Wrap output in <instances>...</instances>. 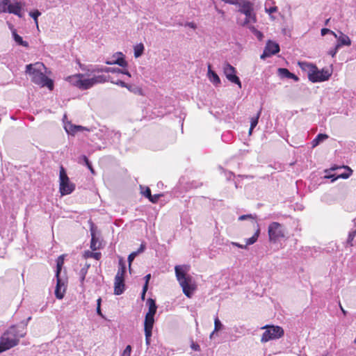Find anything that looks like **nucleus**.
Here are the masks:
<instances>
[{
	"instance_id": "1",
	"label": "nucleus",
	"mask_w": 356,
	"mask_h": 356,
	"mask_svg": "<svg viewBox=\"0 0 356 356\" xmlns=\"http://www.w3.org/2000/svg\"><path fill=\"white\" fill-rule=\"evenodd\" d=\"M44 68L45 67L42 63L29 64L26 65V73L31 76L32 82L41 87L46 86L51 90L54 88V82L44 74Z\"/></svg>"
},
{
	"instance_id": "2",
	"label": "nucleus",
	"mask_w": 356,
	"mask_h": 356,
	"mask_svg": "<svg viewBox=\"0 0 356 356\" xmlns=\"http://www.w3.org/2000/svg\"><path fill=\"white\" fill-rule=\"evenodd\" d=\"M175 271L177 280L182 288L183 293L186 297L191 298L197 286L192 276L187 274V266H176L175 267Z\"/></svg>"
},
{
	"instance_id": "3",
	"label": "nucleus",
	"mask_w": 356,
	"mask_h": 356,
	"mask_svg": "<svg viewBox=\"0 0 356 356\" xmlns=\"http://www.w3.org/2000/svg\"><path fill=\"white\" fill-rule=\"evenodd\" d=\"M26 334L25 325H12L1 336L0 343L6 350L15 347Z\"/></svg>"
},
{
	"instance_id": "4",
	"label": "nucleus",
	"mask_w": 356,
	"mask_h": 356,
	"mask_svg": "<svg viewBox=\"0 0 356 356\" xmlns=\"http://www.w3.org/2000/svg\"><path fill=\"white\" fill-rule=\"evenodd\" d=\"M299 65L304 70H307L309 80L313 83L322 82L328 80L331 76V73L328 70H318L317 67L313 64L302 62L299 63Z\"/></svg>"
},
{
	"instance_id": "5",
	"label": "nucleus",
	"mask_w": 356,
	"mask_h": 356,
	"mask_svg": "<svg viewBox=\"0 0 356 356\" xmlns=\"http://www.w3.org/2000/svg\"><path fill=\"white\" fill-rule=\"evenodd\" d=\"M262 329H266L263 333L261 341L262 343L268 342L270 340H274L281 338L284 335V330L282 327L277 325H265Z\"/></svg>"
},
{
	"instance_id": "6",
	"label": "nucleus",
	"mask_w": 356,
	"mask_h": 356,
	"mask_svg": "<svg viewBox=\"0 0 356 356\" xmlns=\"http://www.w3.org/2000/svg\"><path fill=\"white\" fill-rule=\"evenodd\" d=\"M60 193L62 195H66L72 193L75 189V185L70 182L65 168L63 166L60 168L59 172Z\"/></svg>"
},
{
	"instance_id": "7",
	"label": "nucleus",
	"mask_w": 356,
	"mask_h": 356,
	"mask_svg": "<svg viewBox=\"0 0 356 356\" xmlns=\"http://www.w3.org/2000/svg\"><path fill=\"white\" fill-rule=\"evenodd\" d=\"M238 12L245 15V21L243 25L255 23L257 21L256 15L254 13L253 3L250 1H244L239 3Z\"/></svg>"
},
{
	"instance_id": "8",
	"label": "nucleus",
	"mask_w": 356,
	"mask_h": 356,
	"mask_svg": "<svg viewBox=\"0 0 356 356\" xmlns=\"http://www.w3.org/2000/svg\"><path fill=\"white\" fill-rule=\"evenodd\" d=\"M269 240L270 242L276 243L285 236V229L283 225L273 222L268 229Z\"/></svg>"
},
{
	"instance_id": "9",
	"label": "nucleus",
	"mask_w": 356,
	"mask_h": 356,
	"mask_svg": "<svg viewBox=\"0 0 356 356\" xmlns=\"http://www.w3.org/2000/svg\"><path fill=\"white\" fill-rule=\"evenodd\" d=\"M223 73L226 78L232 83L238 86L241 88V82L240 79L236 75V70L234 67L231 65L229 63H225L222 67Z\"/></svg>"
},
{
	"instance_id": "10",
	"label": "nucleus",
	"mask_w": 356,
	"mask_h": 356,
	"mask_svg": "<svg viewBox=\"0 0 356 356\" xmlns=\"http://www.w3.org/2000/svg\"><path fill=\"white\" fill-rule=\"evenodd\" d=\"M280 50V45L278 43L268 40L266 42L265 48L264 49L263 54L261 55V59H266V58H269L273 55L277 54Z\"/></svg>"
},
{
	"instance_id": "11",
	"label": "nucleus",
	"mask_w": 356,
	"mask_h": 356,
	"mask_svg": "<svg viewBox=\"0 0 356 356\" xmlns=\"http://www.w3.org/2000/svg\"><path fill=\"white\" fill-rule=\"evenodd\" d=\"M64 122V129L65 131L69 135L74 136L76 133L79 131H93V129H90L86 127H83L81 125L73 124L71 122Z\"/></svg>"
},
{
	"instance_id": "12",
	"label": "nucleus",
	"mask_w": 356,
	"mask_h": 356,
	"mask_svg": "<svg viewBox=\"0 0 356 356\" xmlns=\"http://www.w3.org/2000/svg\"><path fill=\"white\" fill-rule=\"evenodd\" d=\"M342 168H344L346 170L344 172L339 173L337 175V176H335L334 175H332L325 176V177L327 178V179H332V181H331L332 182L334 181L335 180H337L339 178L348 179V177H350V175L353 173V170L350 167H348L347 165H343L342 167H333L331 169L334 170L336 169H341Z\"/></svg>"
},
{
	"instance_id": "13",
	"label": "nucleus",
	"mask_w": 356,
	"mask_h": 356,
	"mask_svg": "<svg viewBox=\"0 0 356 356\" xmlns=\"http://www.w3.org/2000/svg\"><path fill=\"white\" fill-rule=\"evenodd\" d=\"M88 76H90L95 73L99 72H111V73H117V72H121V69L116 67H99L98 65L92 67L90 69H88Z\"/></svg>"
},
{
	"instance_id": "14",
	"label": "nucleus",
	"mask_w": 356,
	"mask_h": 356,
	"mask_svg": "<svg viewBox=\"0 0 356 356\" xmlns=\"http://www.w3.org/2000/svg\"><path fill=\"white\" fill-rule=\"evenodd\" d=\"M4 13H12L19 17H22L23 15L22 3L19 1L10 3L8 7L6 8V11Z\"/></svg>"
},
{
	"instance_id": "15",
	"label": "nucleus",
	"mask_w": 356,
	"mask_h": 356,
	"mask_svg": "<svg viewBox=\"0 0 356 356\" xmlns=\"http://www.w3.org/2000/svg\"><path fill=\"white\" fill-rule=\"evenodd\" d=\"M107 129L106 127L96 129L95 128H92L93 129L92 132H95L93 134V138H92V141H95L96 139H98L101 141H102V143L106 145V139H107Z\"/></svg>"
},
{
	"instance_id": "16",
	"label": "nucleus",
	"mask_w": 356,
	"mask_h": 356,
	"mask_svg": "<svg viewBox=\"0 0 356 356\" xmlns=\"http://www.w3.org/2000/svg\"><path fill=\"white\" fill-rule=\"evenodd\" d=\"M124 277L115 276L114 281V294L117 296L121 295L124 293Z\"/></svg>"
},
{
	"instance_id": "17",
	"label": "nucleus",
	"mask_w": 356,
	"mask_h": 356,
	"mask_svg": "<svg viewBox=\"0 0 356 356\" xmlns=\"http://www.w3.org/2000/svg\"><path fill=\"white\" fill-rule=\"evenodd\" d=\"M56 277V286L55 289V296L56 297L61 300L64 297V293L65 292V282L60 277L59 275Z\"/></svg>"
},
{
	"instance_id": "18",
	"label": "nucleus",
	"mask_w": 356,
	"mask_h": 356,
	"mask_svg": "<svg viewBox=\"0 0 356 356\" xmlns=\"http://www.w3.org/2000/svg\"><path fill=\"white\" fill-rule=\"evenodd\" d=\"M120 138L121 134L119 131L107 129L106 144H118L120 141Z\"/></svg>"
},
{
	"instance_id": "19",
	"label": "nucleus",
	"mask_w": 356,
	"mask_h": 356,
	"mask_svg": "<svg viewBox=\"0 0 356 356\" xmlns=\"http://www.w3.org/2000/svg\"><path fill=\"white\" fill-rule=\"evenodd\" d=\"M88 74H76L72 76H69L66 78V81H68L71 85L77 87L80 89V83L81 81V76H88Z\"/></svg>"
},
{
	"instance_id": "20",
	"label": "nucleus",
	"mask_w": 356,
	"mask_h": 356,
	"mask_svg": "<svg viewBox=\"0 0 356 356\" xmlns=\"http://www.w3.org/2000/svg\"><path fill=\"white\" fill-rule=\"evenodd\" d=\"M147 304L149 306V310L148 312L146 314L145 316L154 318V315L157 309V306L156 305L155 300L152 298H149L147 299Z\"/></svg>"
},
{
	"instance_id": "21",
	"label": "nucleus",
	"mask_w": 356,
	"mask_h": 356,
	"mask_svg": "<svg viewBox=\"0 0 356 356\" xmlns=\"http://www.w3.org/2000/svg\"><path fill=\"white\" fill-rule=\"evenodd\" d=\"M154 323V318L145 316L144 322L145 334L149 335V332L152 333V328Z\"/></svg>"
},
{
	"instance_id": "22",
	"label": "nucleus",
	"mask_w": 356,
	"mask_h": 356,
	"mask_svg": "<svg viewBox=\"0 0 356 356\" xmlns=\"http://www.w3.org/2000/svg\"><path fill=\"white\" fill-rule=\"evenodd\" d=\"M340 33L341 35L337 38V43L336 44L340 48L342 46H350L351 44V40L350 38L341 32Z\"/></svg>"
},
{
	"instance_id": "23",
	"label": "nucleus",
	"mask_w": 356,
	"mask_h": 356,
	"mask_svg": "<svg viewBox=\"0 0 356 356\" xmlns=\"http://www.w3.org/2000/svg\"><path fill=\"white\" fill-rule=\"evenodd\" d=\"M208 77L211 82H212L214 85H218L220 83V79L218 75L211 70V66L210 64L208 65Z\"/></svg>"
},
{
	"instance_id": "24",
	"label": "nucleus",
	"mask_w": 356,
	"mask_h": 356,
	"mask_svg": "<svg viewBox=\"0 0 356 356\" xmlns=\"http://www.w3.org/2000/svg\"><path fill=\"white\" fill-rule=\"evenodd\" d=\"M91 232V241H90V248L92 250H97L99 248L100 243L99 242L98 238L96 237L95 231L92 227L90 229Z\"/></svg>"
},
{
	"instance_id": "25",
	"label": "nucleus",
	"mask_w": 356,
	"mask_h": 356,
	"mask_svg": "<svg viewBox=\"0 0 356 356\" xmlns=\"http://www.w3.org/2000/svg\"><path fill=\"white\" fill-rule=\"evenodd\" d=\"M92 83L93 84V86L98 83H103L107 81H110V76H105V75H94L92 78Z\"/></svg>"
},
{
	"instance_id": "26",
	"label": "nucleus",
	"mask_w": 356,
	"mask_h": 356,
	"mask_svg": "<svg viewBox=\"0 0 356 356\" xmlns=\"http://www.w3.org/2000/svg\"><path fill=\"white\" fill-rule=\"evenodd\" d=\"M113 57H117L113 60L114 65L116 64L122 67L127 65V62L124 60L122 53L118 52L113 56Z\"/></svg>"
},
{
	"instance_id": "27",
	"label": "nucleus",
	"mask_w": 356,
	"mask_h": 356,
	"mask_svg": "<svg viewBox=\"0 0 356 356\" xmlns=\"http://www.w3.org/2000/svg\"><path fill=\"white\" fill-rule=\"evenodd\" d=\"M12 35H13V40H15V42L17 43V45L24 47H29V42L23 40L22 38L17 34L16 30L13 31Z\"/></svg>"
},
{
	"instance_id": "28",
	"label": "nucleus",
	"mask_w": 356,
	"mask_h": 356,
	"mask_svg": "<svg viewBox=\"0 0 356 356\" xmlns=\"http://www.w3.org/2000/svg\"><path fill=\"white\" fill-rule=\"evenodd\" d=\"M80 83V90H85L93 87L91 78L86 79L85 76H81V81Z\"/></svg>"
},
{
	"instance_id": "29",
	"label": "nucleus",
	"mask_w": 356,
	"mask_h": 356,
	"mask_svg": "<svg viewBox=\"0 0 356 356\" xmlns=\"http://www.w3.org/2000/svg\"><path fill=\"white\" fill-rule=\"evenodd\" d=\"M328 138V136L325 134H318L312 140V145L313 147L318 146L320 143Z\"/></svg>"
},
{
	"instance_id": "30",
	"label": "nucleus",
	"mask_w": 356,
	"mask_h": 356,
	"mask_svg": "<svg viewBox=\"0 0 356 356\" xmlns=\"http://www.w3.org/2000/svg\"><path fill=\"white\" fill-rule=\"evenodd\" d=\"M223 327V325L222 324L221 321L219 320L218 316H216L214 318V330L211 333L209 338L212 339L215 334L216 332L220 331Z\"/></svg>"
},
{
	"instance_id": "31",
	"label": "nucleus",
	"mask_w": 356,
	"mask_h": 356,
	"mask_svg": "<svg viewBox=\"0 0 356 356\" xmlns=\"http://www.w3.org/2000/svg\"><path fill=\"white\" fill-rule=\"evenodd\" d=\"M259 234H260L259 225V224H257L256 232L252 237H250L246 240V243H245L246 245L248 246V245L254 244L257 241Z\"/></svg>"
},
{
	"instance_id": "32",
	"label": "nucleus",
	"mask_w": 356,
	"mask_h": 356,
	"mask_svg": "<svg viewBox=\"0 0 356 356\" xmlns=\"http://www.w3.org/2000/svg\"><path fill=\"white\" fill-rule=\"evenodd\" d=\"M268 1H271L272 3H275L274 1H273V0H268L266 2V3H265V12L267 13L270 15V19L274 20L275 19V17L273 16L272 14L274 13H276L277 11L278 8L275 6L270 7V8H268L267 7V4H268Z\"/></svg>"
},
{
	"instance_id": "33",
	"label": "nucleus",
	"mask_w": 356,
	"mask_h": 356,
	"mask_svg": "<svg viewBox=\"0 0 356 356\" xmlns=\"http://www.w3.org/2000/svg\"><path fill=\"white\" fill-rule=\"evenodd\" d=\"M145 47L143 43H139L134 47V56L138 58L143 54Z\"/></svg>"
},
{
	"instance_id": "34",
	"label": "nucleus",
	"mask_w": 356,
	"mask_h": 356,
	"mask_svg": "<svg viewBox=\"0 0 356 356\" xmlns=\"http://www.w3.org/2000/svg\"><path fill=\"white\" fill-rule=\"evenodd\" d=\"M126 273V266L124 263L120 259L119 261V268L118 270L117 274L115 276H119L121 277H124V274Z\"/></svg>"
},
{
	"instance_id": "35",
	"label": "nucleus",
	"mask_w": 356,
	"mask_h": 356,
	"mask_svg": "<svg viewBox=\"0 0 356 356\" xmlns=\"http://www.w3.org/2000/svg\"><path fill=\"white\" fill-rule=\"evenodd\" d=\"M261 111H262V108H260V109L257 112V115L250 119V127H252V129H254L255 127L257 125L261 113Z\"/></svg>"
},
{
	"instance_id": "36",
	"label": "nucleus",
	"mask_w": 356,
	"mask_h": 356,
	"mask_svg": "<svg viewBox=\"0 0 356 356\" xmlns=\"http://www.w3.org/2000/svg\"><path fill=\"white\" fill-rule=\"evenodd\" d=\"M257 218L256 215L252 214H246V215H242L238 217V220L242 221L245 220H251L252 223L257 225L258 224L257 221L255 220Z\"/></svg>"
},
{
	"instance_id": "37",
	"label": "nucleus",
	"mask_w": 356,
	"mask_h": 356,
	"mask_svg": "<svg viewBox=\"0 0 356 356\" xmlns=\"http://www.w3.org/2000/svg\"><path fill=\"white\" fill-rule=\"evenodd\" d=\"M277 72H278L279 76L281 78H288V79H289L290 74L291 73L289 72V70L288 69L282 68V67L278 68Z\"/></svg>"
},
{
	"instance_id": "38",
	"label": "nucleus",
	"mask_w": 356,
	"mask_h": 356,
	"mask_svg": "<svg viewBox=\"0 0 356 356\" xmlns=\"http://www.w3.org/2000/svg\"><path fill=\"white\" fill-rule=\"evenodd\" d=\"M63 264V256H60L57 260L56 277H58V275H60Z\"/></svg>"
},
{
	"instance_id": "39",
	"label": "nucleus",
	"mask_w": 356,
	"mask_h": 356,
	"mask_svg": "<svg viewBox=\"0 0 356 356\" xmlns=\"http://www.w3.org/2000/svg\"><path fill=\"white\" fill-rule=\"evenodd\" d=\"M89 266V265L86 266L85 267L82 268L79 272L80 282L81 284H83L85 280Z\"/></svg>"
},
{
	"instance_id": "40",
	"label": "nucleus",
	"mask_w": 356,
	"mask_h": 356,
	"mask_svg": "<svg viewBox=\"0 0 356 356\" xmlns=\"http://www.w3.org/2000/svg\"><path fill=\"white\" fill-rule=\"evenodd\" d=\"M10 0H0V12L6 11V8L10 4Z\"/></svg>"
},
{
	"instance_id": "41",
	"label": "nucleus",
	"mask_w": 356,
	"mask_h": 356,
	"mask_svg": "<svg viewBox=\"0 0 356 356\" xmlns=\"http://www.w3.org/2000/svg\"><path fill=\"white\" fill-rule=\"evenodd\" d=\"M41 15V13L38 10H35L30 12L29 15L34 19L35 23L38 25V17Z\"/></svg>"
},
{
	"instance_id": "42",
	"label": "nucleus",
	"mask_w": 356,
	"mask_h": 356,
	"mask_svg": "<svg viewBox=\"0 0 356 356\" xmlns=\"http://www.w3.org/2000/svg\"><path fill=\"white\" fill-rule=\"evenodd\" d=\"M356 236V229L350 232L348 234V238H347V244L350 246H353L352 241H353L355 236Z\"/></svg>"
},
{
	"instance_id": "43",
	"label": "nucleus",
	"mask_w": 356,
	"mask_h": 356,
	"mask_svg": "<svg viewBox=\"0 0 356 356\" xmlns=\"http://www.w3.org/2000/svg\"><path fill=\"white\" fill-rule=\"evenodd\" d=\"M110 81L115 85L120 86L122 88H128V84L126 83L124 81L118 79V80H113L111 79Z\"/></svg>"
},
{
	"instance_id": "44",
	"label": "nucleus",
	"mask_w": 356,
	"mask_h": 356,
	"mask_svg": "<svg viewBox=\"0 0 356 356\" xmlns=\"http://www.w3.org/2000/svg\"><path fill=\"white\" fill-rule=\"evenodd\" d=\"M138 252H131L129 257H128V262H129V270H131V265L134 259L136 258V257L138 255Z\"/></svg>"
},
{
	"instance_id": "45",
	"label": "nucleus",
	"mask_w": 356,
	"mask_h": 356,
	"mask_svg": "<svg viewBox=\"0 0 356 356\" xmlns=\"http://www.w3.org/2000/svg\"><path fill=\"white\" fill-rule=\"evenodd\" d=\"M233 136L232 132L227 131L222 135V139L225 142H228L232 138Z\"/></svg>"
},
{
	"instance_id": "46",
	"label": "nucleus",
	"mask_w": 356,
	"mask_h": 356,
	"mask_svg": "<svg viewBox=\"0 0 356 356\" xmlns=\"http://www.w3.org/2000/svg\"><path fill=\"white\" fill-rule=\"evenodd\" d=\"M132 348L130 345H127L125 349L123 350L121 356H131Z\"/></svg>"
},
{
	"instance_id": "47",
	"label": "nucleus",
	"mask_w": 356,
	"mask_h": 356,
	"mask_svg": "<svg viewBox=\"0 0 356 356\" xmlns=\"http://www.w3.org/2000/svg\"><path fill=\"white\" fill-rule=\"evenodd\" d=\"M321 33L323 36L325 35L327 33H331L332 34L335 38H337V35L332 31L330 30L329 29H327V28H323L321 29Z\"/></svg>"
},
{
	"instance_id": "48",
	"label": "nucleus",
	"mask_w": 356,
	"mask_h": 356,
	"mask_svg": "<svg viewBox=\"0 0 356 356\" xmlns=\"http://www.w3.org/2000/svg\"><path fill=\"white\" fill-rule=\"evenodd\" d=\"M339 49L340 47L336 44L333 48L329 50L328 54L330 55L332 57H334Z\"/></svg>"
},
{
	"instance_id": "49",
	"label": "nucleus",
	"mask_w": 356,
	"mask_h": 356,
	"mask_svg": "<svg viewBox=\"0 0 356 356\" xmlns=\"http://www.w3.org/2000/svg\"><path fill=\"white\" fill-rule=\"evenodd\" d=\"M79 162L80 163H83L84 165H89V163L90 162L88 157L85 155H82L79 158Z\"/></svg>"
},
{
	"instance_id": "50",
	"label": "nucleus",
	"mask_w": 356,
	"mask_h": 356,
	"mask_svg": "<svg viewBox=\"0 0 356 356\" xmlns=\"http://www.w3.org/2000/svg\"><path fill=\"white\" fill-rule=\"evenodd\" d=\"M163 196V194H156V195H152V197H150V198L149 199V200L152 202V203H156L159 200V199Z\"/></svg>"
},
{
	"instance_id": "51",
	"label": "nucleus",
	"mask_w": 356,
	"mask_h": 356,
	"mask_svg": "<svg viewBox=\"0 0 356 356\" xmlns=\"http://www.w3.org/2000/svg\"><path fill=\"white\" fill-rule=\"evenodd\" d=\"M141 193L145 197L148 198V200L152 197L151 190L149 187H146Z\"/></svg>"
},
{
	"instance_id": "52",
	"label": "nucleus",
	"mask_w": 356,
	"mask_h": 356,
	"mask_svg": "<svg viewBox=\"0 0 356 356\" xmlns=\"http://www.w3.org/2000/svg\"><path fill=\"white\" fill-rule=\"evenodd\" d=\"M191 348L192 350H193L195 351L200 350V347L199 344H197V343H195V342H192V343L191 345Z\"/></svg>"
},
{
	"instance_id": "53",
	"label": "nucleus",
	"mask_w": 356,
	"mask_h": 356,
	"mask_svg": "<svg viewBox=\"0 0 356 356\" xmlns=\"http://www.w3.org/2000/svg\"><path fill=\"white\" fill-rule=\"evenodd\" d=\"M224 173H225V176L226 177V179H227V180H230V179H232V178L233 177H234V173H233V172H229H229L224 171Z\"/></svg>"
},
{
	"instance_id": "54",
	"label": "nucleus",
	"mask_w": 356,
	"mask_h": 356,
	"mask_svg": "<svg viewBox=\"0 0 356 356\" xmlns=\"http://www.w3.org/2000/svg\"><path fill=\"white\" fill-rule=\"evenodd\" d=\"M150 278H151L150 274H147L145 276V283L144 286H147V288H148V284H149V281Z\"/></svg>"
},
{
	"instance_id": "55",
	"label": "nucleus",
	"mask_w": 356,
	"mask_h": 356,
	"mask_svg": "<svg viewBox=\"0 0 356 356\" xmlns=\"http://www.w3.org/2000/svg\"><path fill=\"white\" fill-rule=\"evenodd\" d=\"M186 26H188L191 29H195L197 28V25L194 22H187L186 24Z\"/></svg>"
},
{
	"instance_id": "56",
	"label": "nucleus",
	"mask_w": 356,
	"mask_h": 356,
	"mask_svg": "<svg viewBox=\"0 0 356 356\" xmlns=\"http://www.w3.org/2000/svg\"><path fill=\"white\" fill-rule=\"evenodd\" d=\"M232 244L234 246H236L239 248H242V249H245L247 248V245L246 244L245 245H241L238 243H236V242H232Z\"/></svg>"
},
{
	"instance_id": "57",
	"label": "nucleus",
	"mask_w": 356,
	"mask_h": 356,
	"mask_svg": "<svg viewBox=\"0 0 356 356\" xmlns=\"http://www.w3.org/2000/svg\"><path fill=\"white\" fill-rule=\"evenodd\" d=\"M148 288H147V286H143V291H142V293H141V298L143 300H145V293H146V291L147 290Z\"/></svg>"
},
{
	"instance_id": "58",
	"label": "nucleus",
	"mask_w": 356,
	"mask_h": 356,
	"mask_svg": "<svg viewBox=\"0 0 356 356\" xmlns=\"http://www.w3.org/2000/svg\"><path fill=\"white\" fill-rule=\"evenodd\" d=\"M152 332H149V335H145V342L147 346L150 344V337H152Z\"/></svg>"
},
{
	"instance_id": "59",
	"label": "nucleus",
	"mask_w": 356,
	"mask_h": 356,
	"mask_svg": "<svg viewBox=\"0 0 356 356\" xmlns=\"http://www.w3.org/2000/svg\"><path fill=\"white\" fill-rule=\"evenodd\" d=\"M255 35L259 40H261L263 38V33L261 31H256Z\"/></svg>"
},
{
	"instance_id": "60",
	"label": "nucleus",
	"mask_w": 356,
	"mask_h": 356,
	"mask_svg": "<svg viewBox=\"0 0 356 356\" xmlns=\"http://www.w3.org/2000/svg\"><path fill=\"white\" fill-rule=\"evenodd\" d=\"M145 244L142 243L136 252H138V253H140V252H143L145 250Z\"/></svg>"
},
{
	"instance_id": "61",
	"label": "nucleus",
	"mask_w": 356,
	"mask_h": 356,
	"mask_svg": "<svg viewBox=\"0 0 356 356\" xmlns=\"http://www.w3.org/2000/svg\"><path fill=\"white\" fill-rule=\"evenodd\" d=\"M289 79H293L295 81H298L299 80V78L293 73H291Z\"/></svg>"
},
{
	"instance_id": "62",
	"label": "nucleus",
	"mask_w": 356,
	"mask_h": 356,
	"mask_svg": "<svg viewBox=\"0 0 356 356\" xmlns=\"http://www.w3.org/2000/svg\"><path fill=\"white\" fill-rule=\"evenodd\" d=\"M117 73H122V74H126L129 77H131V74L127 70H121V72H117Z\"/></svg>"
},
{
	"instance_id": "63",
	"label": "nucleus",
	"mask_w": 356,
	"mask_h": 356,
	"mask_svg": "<svg viewBox=\"0 0 356 356\" xmlns=\"http://www.w3.org/2000/svg\"><path fill=\"white\" fill-rule=\"evenodd\" d=\"M86 166L88 167V168L90 170V171L91 172V173L94 174L95 173V171H94V169L92 168V163L91 162L89 163V165H86Z\"/></svg>"
},
{
	"instance_id": "64",
	"label": "nucleus",
	"mask_w": 356,
	"mask_h": 356,
	"mask_svg": "<svg viewBox=\"0 0 356 356\" xmlns=\"http://www.w3.org/2000/svg\"><path fill=\"white\" fill-rule=\"evenodd\" d=\"M97 313L98 315L102 316V314L101 312V307H100L99 305L97 306Z\"/></svg>"
}]
</instances>
